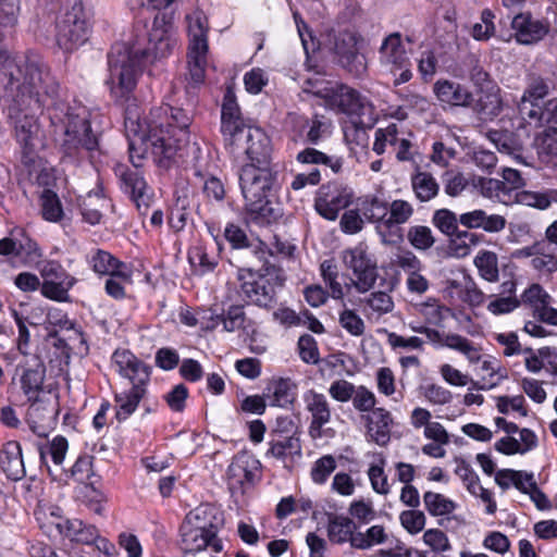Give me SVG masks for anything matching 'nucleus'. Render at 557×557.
<instances>
[{
    "label": "nucleus",
    "instance_id": "a19ab883",
    "mask_svg": "<svg viewBox=\"0 0 557 557\" xmlns=\"http://www.w3.org/2000/svg\"><path fill=\"white\" fill-rule=\"evenodd\" d=\"M518 203L535 208L537 210H546L553 203H557V189H544L541 191L521 190L516 193Z\"/></svg>",
    "mask_w": 557,
    "mask_h": 557
},
{
    "label": "nucleus",
    "instance_id": "c9c22d12",
    "mask_svg": "<svg viewBox=\"0 0 557 557\" xmlns=\"http://www.w3.org/2000/svg\"><path fill=\"white\" fill-rule=\"evenodd\" d=\"M27 401L29 403V406L25 416L26 423L28 424L30 431L37 436H47L49 430L47 422L51 414V410L49 409L48 404H46L41 398Z\"/></svg>",
    "mask_w": 557,
    "mask_h": 557
},
{
    "label": "nucleus",
    "instance_id": "8fccbe9b",
    "mask_svg": "<svg viewBox=\"0 0 557 557\" xmlns=\"http://www.w3.org/2000/svg\"><path fill=\"white\" fill-rule=\"evenodd\" d=\"M245 320L244 308L242 306H231L222 314L212 318L211 327L214 329L222 324L224 331L235 332L244 327Z\"/></svg>",
    "mask_w": 557,
    "mask_h": 557
},
{
    "label": "nucleus",
    "instance_id": "6ab92c4d",
    "mask_svg": "<svg viewBox=\"0 0 557 557\" xmlns=\"http://www.w3.org/2000/svg\"><path fill=\"white\" fill-rule=\"evenodd\" d=\"M407 42L410 39L406 38ZM409 57L403 35L398 32L387 35L379 48L380 64L394 72V69H401L409 65Z\"/></svg>",
    "mask_w": 557,
    "mask_h": 557
},
{
    "label": "nucleus",
    "instance_id": "b1692460",
    "mask_svg": "<svg viewBox=\"0 0 557 557\" xmlns=\"http://www.w3.org/2000/svg\"><path fill=\"white\" fill-rule=\"evenodd\" d=\"M260 461L250 454H237L227 469L231 486L252 484L260 474Z\"/></svg>",
    "mask_w": 557,
    "mask_h": 557
},
{
    "label": "nucleus",
    "instance_id": "ea45409f",
    "mask_svg": "<svg viewBox=\"0 0 557 557\" xmlns=\"http://www.w3.org/2000/svg\"><path fill=\"white\" fill-rule=\"evenodd\" d=\"M473 110L481 115L483 120L493 119L502 112V98L499 88L496 85L482 91L476 100Z\"/></svg>",
    "mask_w": 557,
    "mask_h": 557
},
{
    "label": "nucleus",
    "instance_id": "a18cd8bd",
    "mask_svg": "<svg viewBox=\"0 0 557 557\" xmlns=\"http://www.w3.org/2000/svg\"><path fill=\"white\" fill-rule=\"evenodd\" d=\"M423 504L426 511L433 517L448 516L457 508V504L453 499L432 491L423 494Z\"/></svg>",
    "mask_w": 557,
    "mask_h": 557
},
{
    "label": "nucleus",
    "instance_id": "3c124183",
    "mask_svg": "<svg viewBox=\"0 0 557 557\" xmlns=\"http://www.w3.org/2000/svg\"><path fill=\"white\" fill-rule=\"evenodd\" d=\"M387 541V533L383 525H372L364 532L357 531L355 541L352 542V548L366 550L370 549L375 545L383 544Z\"/></svg>",
    "mask_w": 557,
    "mask_h": 557
},
{
    "label": "nucleus",
    "instance_id": "c03bdc74",
    "mask_svg": "<svg viewBox=\"0 0 557 557\" xmlns=\"http://www.w3.org/2000/svg\"><path fill=\"white\" fill-rule=\"evenodd\" d=\"M296 161L300 164L326 165L334 173H338L343 166V161L339 158L330 157L312 147L299 151L296 156Z\"/></svg>",
    "mask_w": 557,
    "mask_h": 557
},
{
    "label": "nucleus",
    "instance_id": "0e129e2a",
    "mask_svg": "<svg viewBox=\"0 0 557 557\" xmlns=\"http://www.w3.org/2000/svg\"><path fill=\"white\" fill-rule=\"evenodd\" d=\"M366 304L377 318L392 312L394 309V300L385 292L371 293L366 299Z\"/></svg>",
    "mask_w": 557,
    "mask_h": 557
},
{
    "label": "nucleus",
    "instance_id": "2f4dec72",
    "mask_svg": "<svg viewBox=\"0 0 557 557\" xmlns=\"http://www.w3.org/2000/svg\"><path fill=\"white\" fill-rule=\"evenodd\" d=\"M549 86L545 79L541 77L533 78L524 90L520 103L518 104L519 112L530 120L537 117L539 106L537 101L547 96Z\"/></svg>",
    "mask_w": 557,
    "mask_h": 557
},
{
    "label": "nucleus",
    "instance_id": "58836bf2",
    "mask_svg": "<svg viewBox=\"0 0 557 557\" xmlns=\"http://www.w3.org/2000/svg\"><path fill=\"white\" fill-rule=\"evenodd\" d=\"M188 261L199 274L212 272L219 262L213 248L209 249L203 243H197L188 250Z\"/></svg>",
    "mask_w": 557,
    "mask_h": 557
},
{
    "label": "nucleus",
    "instance_id": "6e6552de",
    "mask_svg": "<svg viewBox=\"0 0 557 557\" xmlns=\"http://www.w3.org/2000/svg\"><path fill=\"white\" fill-rule=\"evenodd\" d=\"M7 104L8 119L13 127L14 136L25 154L33 153L42 145V135L38 122V113L42 109H32L20 99H3Z\"/></svg>",
    "mask_w": 557,
    "mask_h": 557
},
{
    "label": "nucleus",
    "instance_id": "72a5a7b5",
    "mask_svg": "<svg viewBox=\"0 0 557 557\" xmlns=\"http://www.w3.org/2000/svg\"><path fill=\"white\" fill-rule=\"evenodd\" d=\"M294 131L304 144H319L327 132V124L319 115L312 119L305 116L297 117L294 123Z\"/></svg>",
    "mask_w": 557,
    "mask_h": 557
},
{
    "label": "nucleus",
    "instance_id": "338daca9",
    "mask_svg": "<svg viewBox=\"0 0 557 557\" xmlns=\"http://www.w3.org/2000/svg\"><path fill=\"white\" fill-rule=\"evenodd\" d=\"M419 313L424 319L426 324L438 326L444 320V312L447 309L440 305L435 298H429L425 302L419 306Z\"/></svg>",
    "mask_w": 557,
    "mask_h": 557
},
{
    "label": "nucleus",
    "instance_id": "5701e85b",
    "mask_svg": "<svg viewBox=\"0 0 557 557\" xmlns=\"http://www.w3.org/2000/svg\"><path fill=\"white\" fill-rule=\"evenodd\" d=\"M364 422L367 436L379 446H385L391 440L393 417L388 410L382 407L361 416Z\"/></svg>",
    "mask_w": 557,
    "mask_h": 557
},
{
    "label": "nucleus",
    "instance_id": "f8f14e48",
    "mask_svg": "<svg viewBox=\"0 0 557 557\" xmlns=\"http://www.w3.org/2000/svg\"><path fill=\"white\" fill-rule=\"evenodd\" d=\"M306 91L313 92L323 97L330 108L347 115H360L364 112L368 103L363 97L355 89L346 85H336L333 87H321L320 84H313L311 79L306 82Z\"/></svg>",
    "mask_w": 557,
    "mask_h": 557
},
{
    "label": "nucleus",
    "instance_id": "de8ad7c7",
    "mask_svg": "<svg viewBox=\"0 0 557 557\" xmlns=\"http://www.w3.org/2000/svg\"><path fill=\"white\" fill-rule=\"evenodd\" d=\"M530 267L541 275H550L557 271V253L547 244L540 243L534 259L530 260Z\"/></svg>",
    "mask_w": 557,
    "mask_h": 557
},
{
    "label": "nucleus",
    "instance_id": "bf43d9fd",
    "mask_svg": "<svg viewBox=\"0 0 557 557\" xmlns=\"http://www.w3.org/2000/svg\"><path fill=\"white\" fill-rule=\"evenodd\" d=\"M432 223L447 236H453V234H456L459 231V218L455 212L448 209L436 210L432 216Z\"/></svg>",
    "mask_w": 557,
    "mask_h": 557
},
{
    "label": "nucleus",
    "instance_id": "4c0bfd02",
    "mask_svg": "<svg viewBox=\"0 0 557 557\" xmlns=\"http://www.w3.org/2000/svg\"><path fill=\"white\" fill-rule=\"evenodd\" d=\"M146 392V386H132L127 391L115 394L114 401L116 404V419L119 421H124L131 417L138 408V405L144 398Z\"/></svg>",
    "mask_w": 557,
    "mask_h": 557
},
{
    "label": "nucleus",
    "instance_id": "79ce46f5",
    "mask_svg": "<svg viewBox=\"0 0 557 557\" xmlns=\"http://www.w3.org/2000/svg\"><path fill=\"white\" fill-rule=\"evenodd\" d=\"M411 187L417 199L426 202L435 198L440 190V185L431 173L418 171L411 175Z\"/></svg>",
    "mask_w": 557,
    "mask_h": 557
},
{
    "label": "nucleus",
    "instance_id": "7c9ffc66",
    "mask_svg": "<svg viewBox=\"0 0 557 557\" xmlns=\"http://www.w3.org/2000/svg\"><path fill=\"white\" fill-rule=\"evenodd\" d=\"M360 211L368 221L379 223L376 228L384 244L396 242L393 238H388L387 233L383 230L385 228L384 220H386L388 213V203L384 199L376 196H368L361 201Z\"/></svg>",
    "mask_w": 557,
    "mask_h": 557
},
{
    "label": "nucleus",
    "instance_id": "39448f33",
    "mask_svg": "<svg viewBox=\"0 0 557 557\" xmlns=\"http://www.w3.org/2000/svg\"><path fill=\"white\" fill-rule=\"evenodd\" d=\"M276 178L277 172L271 164L246 163L239 170L245 208L258 223H270L277 218L269 200Z\"/></svg>",
    "mask_w": 557,
    "mask_h": 557
},
{
    "label": "nucleus",
    "instance_id": "c85d7f7f",
    "mask_svg": "<svg viewBox=\"0 0 557 557\" xmlns=\"http://www.w3.org/2000/svg\"><path fill=\"white\" fill-rule=\"evenodd\" d=\"M57 533L72 542L90 545L99 537L98 529L79 519H58Z\"/></svg>",
    "mask_w": 557,
    "mask_h": 557
},
{
    "label": "nucleus",
    "instance_id": "052dcab7",
    "mask_svg": "<svg viewBox=\"0 0 557 557\" xmlns=\"http://www.w3.org/2000/svg\"><path fill=\"white\" fill-rule=\"evenodd\" d=\"M246 248L248 249L246 255L250 258V260L247 261L244 267L255 264L253 270L258 273L262 272L263 270L269 272V268L267 265L269 263L270 251L267 246L262 242H259L256 245H248Z\"/></svg>",
    "mask_w": 557,
    "mask_h": 557
},
{
    "label": "nucleus",
    "instance_id": "13d9d810",
    "mask_svg": "<svg viewBox=\"0 0 557 557\" xmlns=\"http://www.w3.org/2000/svg\"><path fill=\"white\" fill-rule=\"evenodd\" d=\"M486 309L494 315L508 314L521 306V299L517 296H495L491 295Z\"/></svg>",
    "mask_w": 557,
    "mask_h": 557
},
{
    "label": "nucleus",
    "instance_id": "37998d69",
    "mask_svg": "<svg viewBox=\"0 0 557 557\" xmlns=\"http://www.w3.org/2000/svg\"><path fill=\"white\" fill-rule=\"evenodd\" d=\"M133 284V270L128 265L108 276L104 282L106 294L115 299L122 300L126 297V287Z\"/></svg>",
    "mask_w": 557,
    "mask_h": 557
},
{
    "label": "nucleus",
    "instance_id": "9d476101",
    "mask_svg": "<svg viewBox=\"0 0 557 557\" xmlns=\"http://www.w3.org/2000/svg\"><path fill=\"white\" fill-rule=\"evenodd\" d=\"M55 40L65 52H72L84 45L89 34V23L81 2H75L55 24Z\"/></svg>",
    "mask_w": 557,
    "mask_h": 557
},
{
    "label": "nucleus",
    "instance_id": "412c9836",
    "mask_svg": "<svg viewBox=\"0 0 557 557\" xmlns=\"http://www.w3.org/2000/svg\"><path fill=\"white\" fill-rule=\"evenodd\" d=\"M20 387L27 400H36L40 398L44 392V383L46 379V366L38 358L33 357L24 364L20 366Z\"/></svg>",
    "mask_w": 557,
    "mask_h": 557
},
{
    "label": "nucleus",
    "instance_id": "393cba45",
    "mask_svg": "<svg viewBox=\"0 0 557 557\" xmlns=\"http://www.w3.org/2000/svg\"><path fill=\"white\" fill-rule=\"evenodd\" d=\"M424 335L431 343L461 352L471 363L479 362L481 359V348L459 334H442L435 329L428 327Z\"/></svg>",
    "mask_w": 557,
    "mask_h": 557
},
{
    "label": "nucleus",
    "instance_id": "a211bd4d",
    "mask_svg": "<svg viewBox=\"0 0 557 557\" xmlns=\"http://www.w3.org/2000/svg\"><path fill=\"white\" fill-rule=\"evenodd\" d=\"M553 297L540 284H531L521 295V305L529 307L539 321L557 326V309Z\"/></svg>",
    "mask_w": 557,
    "mask_h": 557
},
{
    "label": "nucleus",
    "instance_id": "f03ea898",
    "mask_svg": "<svg viewBox=\"0 0 557 557\" xmlns=\"http://www.w3.org/2000/svg\"><path fill=\"white\" fill-rule=\"evenodd\" d=\"M191 115L184 109L170 104L153 108L144 123H137L133 137L128 136L129 161L135 169L117 164L114 173L120 188L129 196L140 214H145L153 200L139 168L148 150L158 164L165 166L182 145L188 141Z\"/></svg>",
    "mask_w": 557,
    "mask_h": 557
},
{
    "label": "nucleus",
    "instance_id": "dca6fc26",
    "mask_svg": "<svg viewBox=\"0 0 557 557\" xmlns=\"http://www.w3.org/2000/svg\"><path fill=\"white\" fill-rule=\"evenodd\" d=\"M362 37L355 30L345 29L334 35V51L341 64L357 75L366 70L364 57L359 52Z\"/></svg>",
    "mask_w": 557,
    "mask_h": 557
},
{
    "label": "nucleus",
    "instance_id": "a878e982",
    "mask_svg": "<svg viewBox=\"0 0 557 557\" xmlns=\"http://www.w3.org/2000/svg\"><path fill=\"white\" fill-rule=\"evenodd\" d=\"M433 90L442 103L450 107L469 108L474 102L469 88L454 81L440 79L434 84Z\"/></svg>",
    "mask_w": 557,
    "mask_h": 557
},
{
    "label": "nucleus",
    "instance_id": "423d86ee",
    "mask_svg": "<svg viewBox=\"0 0 557 557\" xmlns=\"http://www.w3.org/2000/svg\"><path fill=\"white\" fill-rule=\"evenodd\" d=\"M222 524V515L213 506L205 505L191 510L180 528L182 549L193 554L201 552Z\"/></svg>",
    "mask_w": 557,
    "mask_h": 557
},
{
    "label": "nucleus",
    "instance_id": "aec40b11",
    "mask_svg": "<svg viewBox=\"0 0 557 557\" xmlns=\"http://www.w3.org/2000/svg\"><path fill=\"white\" fill-rule=\"evenodd\" d=\"M304 401L311 420L309 424V434L312 438L322 436V429L332 418V410L326 396L314 389H309L304 394Z\"/></svg>",
    "mask_w": 557,
    "mask_h": 557
},
{
    "label": "nucleus",
    "instance_id": "cd10ccee",
    "mask_svg": "<svg viewBox=\"0 0 557 557\" xmlns=\"http://www.w3.org/2000/svg\"><path fill=\"white\" fill-rule=\"evenodd\" d=\"M0 469L11 481H20L25 474V466L21 444L9 441L0 448Z\"/></svg>",
    "mask_w": 557,
    "mask_h": 557
},
{
    "label": "nucleus",
    "instance_id": "4be33fe9",
    "mask_svg": "<svg viewBox=\"0 0 557 557\" xmlns=\"http://www.w3.org/2000/svg\"><path fill=\"white\" fill-rule=\"evenodd\" d=\"M298 385L290 377L273 376L264 387V397L269 406L288 409L297 398Z\"/></svg>",
    "mask_w": 557,
    "mask_h": 557
},
{
    "label": "nucleus",
    "instance_id": "774afa93",
    "mask_svg": "<svg viewBox=\"0 0 557 557\" xmlns=\"http://www.w3.org/2000/svg\"><path fill=\"white\" fill-rule=\"evenodd\" d=\"M348 512L354 521L359 524H368L375 518V510L369 500L359 499L350 503Z\"/></svg>",
    "mask_w": 557,
    "mask_h": 557
},
{
    "label": "nucleus",
    "instance_id": "f3484780",
    "mask_svg": "<svg viewBox=\"0 0 557 557\" xmlns=\"http://www.w3.org/2000/svg\"><path fill=\"white\" fill-rule=\"evenodd\" d=\"M111 359L115 371L127 379L132 386H147L150 381L151 368L131 350L116 349Z\"/></svg>",
    "mask_w": 557,
    "mask_h": 557
},
{
    "label": "nucleus",
    "instance_id": "4468645a",
    "mask_svg": "<svg viewBox=\"0 0 557 557\" xmlns=\"http://www.w3.org/2000/svg\"><path fill=\"white\" fill-rule=\"evenodd\" d=\"M39 273L42 278L41 295L45 298L58 302L70 300L69 292L77 281L59 262H45Z\"/></svg>",
    "mask_w": 557,
    "mask_h": 557
},
{
    "label": "nucleus",
    "instance_id": "e433bc0d",
    "mask_svg": "<svg viewBox=\"0 0 557 557\" xmlns=\"http://www.w3.org/2000/svg\"><path fill=\"white\" fill-rule=\"evenodd\" d=\"M413 214V207L410 202L396 199L391 205H388V213L386 220H384V227L388 231L387 237L400 238L398 234L399 230L397 225L407 223Z\"/></svg>",
    "mask_w": 557,
    "mask_h": 557
},
{
    "label": "nucleus",
    "instance_id": "f704fd0d",
    "mask_svg": "<svg viewBox=\"0 0 557 557\" xmlns=\"http://www.w3.org/2000/svg\"><path fill=\"white\" fill-rule=\"evenodd\" d=\"M357 529L358 525L351 518L344 515H336L329 520L327 536L334 544L349 543L352 547Z\"/></svg>",
    "mask_w": 557,
    "mask_h": 557
},
{
    "label": "nucleus",
    "instance_id": "1a4fd4ad",
    "mask_svg": "<svg viewBox=\"0 0 557 557\" xmlns=\"http://www.w3.org/2000/svg\"><path fill=\"white\" fill-rule=\"evenodd\" d=\"M255 264L238 267L237 280L244 296L259 307H271L276 299L278 288H282L285 276L276 272L274 277H269V272L261 273L253 270Z\"/></svg>",
    "mask_w": 557,
    "mask_h": 557
},
{
    "label": "nucleus",
    "instance_id": "9b49d317",
    "mask_svg": "<svg viewBox=\"0 0 557 557\" xmlns=\"http://www.w3.org/2000/svg\"><path fill=\"white\" fill-rule=\"evenodd\" d=\"M344 265L352 272V284L359 293L369 292L377 278V265L366 243H358L342 252Z\"/></svg>",
    "mask_w": 557,
    "mask_h": 557
},
{
    "label": "nucleus",
    "instance_id": "49530a36",
    "mask_svg": "<svg viewBox=\"0 0 557 557\" xmlns=\"http://www.w3.org/2000/svg\"><path fill=\"white\" fill-rule=\"evenodd\" d=\"M480 276L491 283L499 278L498 258L494 251L481 250L473 260Z\"/></svg>",
    "mask_w": 557,
    "mask_h": 557
},
{
    "label": "nucleus",
    "instance_id": "e2e57ef3",
    "mask_svg": "<svg viewBox=\"0 0 557 557\" xmlns=\"http://www.w3.org/2000/svg\"><path fill=\"white\" fill-rule=\"evenodd\" d=\"M407 237L409 243L418 250H428L435 242L431 228L424 225L411 226Z\"/></svg>",
    "mask_w": 557,
    "mask_h": 557
},
{
    "label": "nucleus",
    "instance_id": "20e7f679",
    "mask_svg": "<svg viewBox=\"0 0 557 557\" xmlns=\"http://www.w3.org/2000/svg\"><path fill=\"white\" fill-rule=\"evenodd\" d=\"M221 134L225 150L234 160L271 164V139L263 129L250 125L243 116L235 95L227 90L221 107Z\"/></svg>",
    "mask_w": 557,
    "mask_h": 557
},
{
    "label": "nucleus",
    "instance_id": "864d4df0",
    "mask_svg": "<svg viewBox=\"0 0 557 557\" xmlns=\"http://www.w3.org/2000/svg\"><path fill=\"white\" fill-rule=\"evenodd\" d=\"M385 459H380L377 463H371L368 469V476L372 490L380 495H387L391 493V484L388 476L384 470Z\"/></svg>",
    "mask_w": 557,
    "mask_h": 557
},
{
    "label": "nucleus",
    "instance_id": "0eeeda50",
    "mask_svg": "<svg viewBox=\"0 0 557 557\" xmlns=\"http://www.w3.org/2000/svg\"><path fill=\"white\" fill-rule=\"evenodd\" d=\"M188 47L187 65L190 81L194 84H201L205 81L206 67L208 64V33L209 22L203 11L195 9L185 16Z\"/></svg>",
    "mask_w": 557,
    "mask_h": 557
},
{
    "label": "nucleus",
    "instance_id": "09e8293b",
    "mask_svg": "<svg viewBox=\"0 0 557 557\" xmlns=\"http://www.w3.org/2000/svg\"><path fill=\"white\" fill-rule=\"evenodd\" d=\"M448 252L455 258H465L471 253L472 246L478 244L479 236L468 231H458L449 236Z\"/></svg>",
    "mask_w": 557,
    "mask_h": 557
},
{
    "label": "nucleus",
    "instance_id": "bb28decb",
    "mask_svg": "<svg viewBox=\"0 0 557 557\" xmlns=\"http://www.w3.org/2000/svg\"><path fill=\"white\" fill-rule=\"evenodd\" d=\"M265 455L281 460L285 466L293 465L301 458L300 440L297 435L272 434Z\"/></svg>",
    "mask_w": 557,
    "mask_h": 557
},
{
    "label": "nucleus",
    "instance_id": "5fc2aeb1",
    "mask_svg": "<svg viewBox=\"0 0 557 557\" xmlns=\"http://www.w3.org/2000/svg\"><path fill=\"white\" fill-rule=\"evenodd\" d=\"M69 449V442L64 436L58 435L47 445H39L38 450L40 458L44 459L47 454L51 456L54 465L60 466L65 459Z\"/></svg>",
    "mask_w": 557,
    "mask_h": 557
},
{
    "label": "nucleus",
    "instance_id": "2eb2a0df",
    "mask_svg": "<svg viewBox=\"0 0 557 557\" xmlns=\"http://www.w3.org/2000/svg\"><path fill=\"white\" fill-rule=\"evenodd\" d=\"M0 256L10 257L23 265H33L41 258V251L37 243L23 228H18L0 239Z\"/></svg>",
    "mask_w": 557,
    "mask_h": 557
},
{
    "label": "nucleus",
    "instance_id": "ddd939ff",
    "mask_svg": "<svg viewBox=\"0 0 557 557\" xmlns=\"http://www.w3.org/2000/svg\"><path fill=\"white\" fill-rule=\"evenodd\" d=\"M354 193L338 182H329L319 187L314 198V209L324 219L334 221L339 212L352 201Z\"/></svg>",
    "mask_w": 557,
    "mask_h": 557
},
{
    "label": "nucleus",
    "instance_id": "6e6d98bb",
    "mask_svg": "<svg viewBox=\"0 0 557 557\" xmlns=\"http://www.w3.org/2000/svg\"><path fill=\"white\" fill-rule=\"evenodd\" d=\"M398 127L395 123L387 125L385 128H377L375 131L373 151L376 154H383L387 146L394 148L398 144Z\"/></svg>",
    "mask_w": 557,
    "mask_h": 557
},
{
    "label": "nucleus",
    "instance_id": "f257e3e1",
    "mask_svg": "<svg viewBox=\"0 0 557 557\" xmlns=\"http://www.w3.org/2000/svg\"><path fill=\"white\" fill-rule=\"evenodd\" d=\"M3 99H20L28 108H48L54 134L61 136L64 156L78 159L98 147V137L90 125V111L82 103L58 100L59 84L49 67L37 54L18 60V66L9 65Z\"/></svg>",
    "mask_w": 557,
    "mask_h": 557
},
{
    "label": "nucleus",
    "instance_id": "473e14b6",
    "mask_svg": "<svg viewBox=\"0 0 557 557\" xmlns=\"http://www.w3.org/2000/svg\"><path fill=\"white\" fill-rule=\"evenodd\" d=\"M86 262L88 267L100 276H109L129 265L117 259L110 251L101 248H92L86 255Z\"/></svg>",
    "mask_w": 557,
    "mask_h": 557
},
{
    "label": "nucleus",
    "instance_id": "603ef678",
    "mask_svg": "<svg viewBox=\"0 0 557 557\" xmlns=\"http://www.w3.org/2000/svg\"><path fill=\"white\" fill-rule=\"evenodd\" d=\"M41 213L45 220L58 222L63 215V209L58 195L50 190L44 189L40 195Z\"/></svg>",
    "mask_w": 557,
    "mask_h": 557
},
{
    "label": "nucleus",
    "instance_id": "c756f323",
    "mask_svg": "<svg viewBox=\"0 0 557 557\" xmlns=\"http://www.w3.org/2000/svg\"><path fill=\"white\" fill-rule=\"evenodd\" d=\"M512 28L516 32L517 41L523 45L535 44L548 33L547 24L533 20L529 14L524 13L513 17Z\"/></svg>",
    "mask_w": 557,
    "mask_h": 557
},
{
    "label": "nucleus",
    "instance_id": "7ed1b4c3",
    "mask_svg": "<svg viewBox=\"0 0 557 557\" xmlns=\"http://www.w3.org/2000/svg\"><path fill=\"white\" fill-rule=\"evenodd\" d=\"M174 46L172 24L165 15L156 16L149 32L145 27L136 28L128 42L113 45L108 54L104 84L114 101L119 104L129 102L145 66L169 54Z\"/></svg>",
    "mask_w": 557,
    "mask_h": 557
},
{
    "label": "nucleus",
    "instance_id": "680f3d73",
    "mask_svg": "<svg viewBox=\"0 0 557 557\" xmlns=\"http://www.w3.org/2000/svg\"><path fill=\"white\" fill-rule=\"evenodd\" d=\"M195 175L203 182L202 191L207 198L216 201L223 200L225 196V189L221 180L213 175H208L199 169L195 170Z\"/></svg>",
    "mask_w": 557,
    "mask_h": 557
},
{
    "label": "nucleus",
    "instance_id": "69168bd1",
    "mask_svg": "<svg viewBox=\"0 0 557 557\" xmlns=\"http://www.w3.org/2000/svg\"><path fill=\"white\" fill-rule=\"evenodd\" d=\"M335 469V458L332 455H324L314 461L310 475L314 483L324 484Z\"/></svg>",
    "mask_w": 557,
    "mask_h": 557
},
{
    "label": "nucleus",
    "instance_id": "4d7b16f0",
    "mask_svg": "<svg viewBox=\"0 0 557 557\" xmlns=\"http://www.w3.org/2000/svg\"><path fill=\"white\" fill-rule=\"evenodd\" d=\"M487 297L470 275L463 277L460 289V298L463 302L471 307H480Z\"/></svg>",
    "mask_w": 557,
    "mask_h": 557
}]
</instances>
